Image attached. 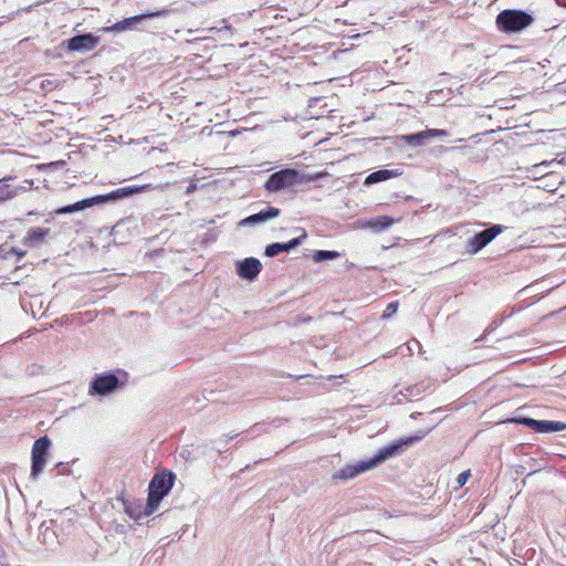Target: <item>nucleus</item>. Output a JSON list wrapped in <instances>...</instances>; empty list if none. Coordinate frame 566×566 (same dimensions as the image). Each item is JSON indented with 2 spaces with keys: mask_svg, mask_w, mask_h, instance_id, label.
<instances>
[{
  "mask_svg": "<svg viewBox=\"0 0 566 566\" xmlns=\"http://www.w3.org/2000/svg\"><path fill=\"white\" fill-rule=\"evenodd\" d=\"M421 440V436H410L406 438H400L395 442H391L381 449L369 460L359 461L354 464H346L343 468L336 469L332 473V479L335 481H348L357 475L365 473L369 470L377 468L380 463L386 460L396 457L407 449H409L413 443L419 442Z\"/></svg>",
  "mask_w": 566,
  "mask_h": 566,
  "instance_id": "1",
  "label": "nucleus"
},
{
  "mask_svg": "<svg viewBox=\"0 0 566 566\" xmlns=\"http://www.w3.org/2000/svg\"><path fill=\"white\" fill-rule=\"evenodd\" d=\"M174 478V474L170 472H164L154 476L148 488L146 514L149 515L158 509L160 501L172 488Z\"/></svg>",
  "mask_w": 566,
  "mask_h": 566,
  "instance_id": "2",
  "label": "nucleus"
},
{
  "mask_svg": "<svg viewBox=\"0 0 566 566\" xmlns=\"http://www.w3.org/2000/svg\"><path fill=\"white\" fill-rule=\"evenodd\" d=\"M146 187L147 186H128V187L118 188L107 195H99V196H95V197H92L88 199H84V200H81V201L72 205V211L76 212V211L84 210L86 208H91L95 205L114 202V201L130 197L133 195L139 193Z\"/></svg>",
  "mask_w": 566,
  "mask_h": 566,
  "instance_id": "3",
  "label": "nucleus"
},
{
  "mask_svg": "<svg viewBox=\"0 0 566 566\" xmlns=\"http://www.w3.org/2000/svg\"><path fill=\"white\" fill-rule=\"evenodd\" d=\"M533 21V17L522 10H504L496 17L497 29L506 33L521 32Z\"/></svg>",
  "mask_w": 566,
  "mask_h": 566,
  "instance_id": "4",
  "label": "nucleus"
},
{
  "mask_svg": "<svg viewBox=\"0 0 566 566\" xmlns=\"http://www.w3.org/2000/svg\"><path fill=\"white\" fill-rule=\"evenodd\" d=\"M325 176V172H317L315 175H308L302 177V180L304 181H312L319 177ZM301 179L300 172L295 169H284L281 171H277L273 174L268 181L265 182L264 187L270 192H276L281 189H284L286 187H291L295 185Z\"/></svg>",
  "mask_w": 566,
  "mask_h": 566,
  "instance_id": "5",
  "label": "nucleus"
},
{
  "mask_svg": "<svg viewBox=\"0 0 566 566\" xmlns=\"http://www.w3.org/2000/svg\"><path fill=\"white\" fill-rule=\"evenodd\" d=\"M51 448V440L48 437H42L34 441L31 449V476L38 478L42 473L45 464L49 450Z\"/></svg>",
  "mask_w": 566,
  "mask_h": 566,
  "instance_id": "6",
  "label": "nucleus"
},
{
  "mask_svg": "<svg viewBox=\"0 0 566 566\" xmlns=\"http://www.w3.org/2000/svg\"><path fill=\"white\" fill-rule=\"evenodd\" d=\"M502 232L503 227L495 224L482 232L476 233L468 241V252L471 254L478 253Z\"/></svg>",
  "mask_w": 566,
  "mask_h": 566,
  "instance_id": "7",
  "label": "nucleus"
},
{
  "mask_svg": "<svg viewBox=\"0 0 566 566\" xmlns=\"http://www.w3.org/2000/svg\"><path fill=\"white\" fill-rule=\"evenodd\" d=\"M237 274L245 281L252 282L262 270V263L255 258H245L234 263Z\"/></svg>",
  "mask_w": 566,
  "mask_h": 566,
  "instance_id": "8",
  "label": "nucleus"
},
{
  "mask_svg": "<svg viewBox=\"0 0 566 566\" xmlns=\"http://www.w3.org/2000/svg\"><path fill=\"white\" fill-rule=\"evenodd\" d=\"M117 385L118 379L114 375L97 376L91 384V392L105 395L116 389Z\"/></svg>",
  "mask_w": 566,
  "mask_h": 566,
  "instance_id": "9",
  "label": "nucleus"
},
{
  "mask_svg": "<svg viewBox=\"0 0 566 566\" xmlns=\"http://www.w3.org/2000/svg\"><path fill=\"white\" fill-rule=\"evenodd\" d=\"M280 214V210L274 207H270L264 211H261L259 213L252 214L245 219H242L239 222L240 227H248L253 226L261 222H266L269 220L275 219Z\"/></svg>",
  "mask_w": 566,
  "mask_h": 566,
  "instance_id": "10",
  "label": "nucleus"
},
{
  "mask_svg": "<svg viewBox=\"0 0 566 566\" xmlns=\"http://www.w3.org/2000/svg\"><path fill=\"white\" fill-rule=\"evenodd\" d=\"M97 45V40L91 34L76 35L69 40V49L72 51H88Z\"/></svg>",
  "mask_w": 566,
  "mask_h": 566,
  "instance_id": "11",
  "label": "nucleus"
},
{
  "mask_svg": "<svg viewBox=\"0 0 566 566\" xmlns=\"http://www.w3.org/2000/svg\"><path fill=\"white\" fill-rule=\"evenodd\" d=\"M395 223V220L388 216H378L368 220H364L360 223L361 228H368L374 231H382Z\"/></svg>",
  "mask_w": 566,
  "mask_h": 566,
  "instance_id": "12",
  "label": "nucleus"
},
{
  "mask_svg": "<svg viewBox=\"0 0 566 566\" xmlns=\"http://www.w3.org/2000/svg\"><path fill=\"white\" fill-rule=\"evenodd\" d=\"M401 174H402V171L399 169H391V170L381 169V170H378V171H375V172H371L370 175H368L367 178L365 179V185H373V184H377L380 181H385L390 178L398 177Z\"/></svg>",
  "mask_w": 566,
  "mask_h": 566,
  "instance_id": "13",
  "label": "nucleus"
},
{
  "mask_svg": "<svg viewBox=\"0 0 566 566\" xmlns=\"http://www.w3.org/2000/svg\"><path fill=\"white\" fill-rule=\"evenodd\" d=\"M300 243H301V239L295 238L286 243L270 244L265 248V255L272 258L274 255H277L281 252H289L290 250L295 249Z\"/></svg>",
  "mask_w": 566,
  "mask_h": 566,
  "instance_id": "14",
  "label": "nucleus"
},
{
  "mask_svg": "<svg viewBox=\"0 0 566 566\" xmlns=\"http://www.w3.org/2000/svg\"><path fill=\"white\" fill-rule=\"evenodd\" d=\"M566 429V424L559 421L537 420L535 430L538 432H555Z\"/></svg>",
  "mask_w": 566,
  "mask_h": 566,
  "instance_id": "15",
  "label": "nucleus"
},
{
  "mask_svg": "<svg viewBox=\"0 0 566 566\" xmlns=\"http://www.w3.org/2000/svg\"><path fill=\"white\" fill-rule=\"evenodd\" d=\"M338 256H339V254L336 251H323V250H319V251H315L314 252L313 260L315 262H323V261H326V260L337 259Z\"/></svg>",
  "mask_w": 566,
  "mask_h": 566,
  "instance_id": "16",
  "label": "nucleus"
},
{
  "mask_svg": "<svg viewBox=\"0 0 566 566\" xmlns=\"http://www.w3.org/2000/svg\"><path fill=\"white\" fill-rule=\"evenodd\" d=\"M17 196V190L10 186H0V201L9 200Z\"/></svg>",
  "mask_w": 566,
  "mask_h": 566,
  "instance_id": "17",
  "label": "nucleus"
},
{
  "mask_svg": "<svg viewBox=\"0 0 566 566\" xmlns=\"http://www.w3.org/2000/svg\"><path fill=\"white\" fill-rule=\"evenodd\" d=\"M471 476V472L470 470H467V471H463L462 473H460L458 476H457V486L458 488H462L465 485L468 479Z\"/></svg>",
  "mask_w": 566,
  "mask_h": 566,
  "instance_id": "18",
  "label": "nucleus"
},
{
  "mask_svg": "<svg viewBox=\"0 0 566 566\" xmlns=\"http://www.w3.org/2000/svg\"><path fill=\"white\" fill-rule=\"evenodd\" d=\"M48 232H49V230L32 229V230L29 232V237H30V238L42 239V238H44V237L48 234Z\"/></svg>",
  "mask_w": 566,
  "mask_h": 566,
  "instance_id": "19",
  "label": "nucleus"
},
{
  "mask_svg": "<svg viewBox=\"0 0 566 566\" xmlns=\"http://www.w3.org/2000/svg\"><path fill=\"white\" fill-rule=\"evenodd\" d=\"M512 422H520V423H524L526 424L527 427H531L535 430V427H536V421L535 419H531V418H524V419H521V420H515V419H512L511 420Z\"/></svg>",
  "mask_w": 566,
  "mask_h": 566,
  "instance_id": "20",
  "label": "nucleus"
},
{
  "mask_svg": "<svg viewBox=\"0 0 566 566\" xmlns=\"http://www.w3.org/2000/svg\"><path fill=\"white\" fill-rule=\"evenodd\" d=\"M397 311V305L396 304H389L386 310H385V313H384V316H390L391 314H394L395 312Z\"/></svg>",
  "mask_w": 566,
  "mask_h": 566,
  "instance_id": "21",
  "label": "nucleus"
},
{
  "mask_svg": "<svg viewBox=\"0 0 566 566\" xmlns=\"http://www.w3.org/2000/svg\"><path fill=\"white\" fill-rule=\"evenodd\" d=\"M72 205L70 206H66V207H62L60 209L56 210V213L57 214H65V213H72Z\"/></svg>",
  "mask_w": 566,
  "mask_h": 566,
  "instance_id": "22",
  "label": "nucleus"
},
{
  "mask_svg": "<svg viewBox=\"0 0 566 566\" xmlns=\"http://www.w3.org/2000/svg\"><path fill=\"white\" fill-rule=\"evenodd\" d=\"M439 134H441V132H438V130H428V129H427L426 136H427V138H429V137H432V136H436V135H439Z\"/></svg>",
  "mask_w": 566,
  "mask_h": 566,
  "instance_id": "23",
  "label": "nucleus"
},
{
  "mask_svg": "<svg viewBox=\"0 0 566 566\" xmlns=\"http://www.w3.org/2000/svg\"><path fill=\"white\" fill-rule=\"evenodd\" d=\"M113 29H115V30H123V29H124V25H122V24H116V25H114V27H113Z\"/></svg>",
  "mask_w": 566,
  "mask_h": 566,
  "instance_id": "24",
  "label": "nucleus"
},
{
  "mask_svg": "<svg viewBox=\"0 0 566 566\" xmlns=\"http://www.w3.org/2000/svg\"><path fill=\"white\" fill-rule=\"evenodd\" d=\"M133 19H127L123 22V24H128Z\"/></svg>",
  "mask_w": 566,
  "mask_h": 566,
  "instance_id": "25",
  "label": "nucleus"
}]
</instances>
